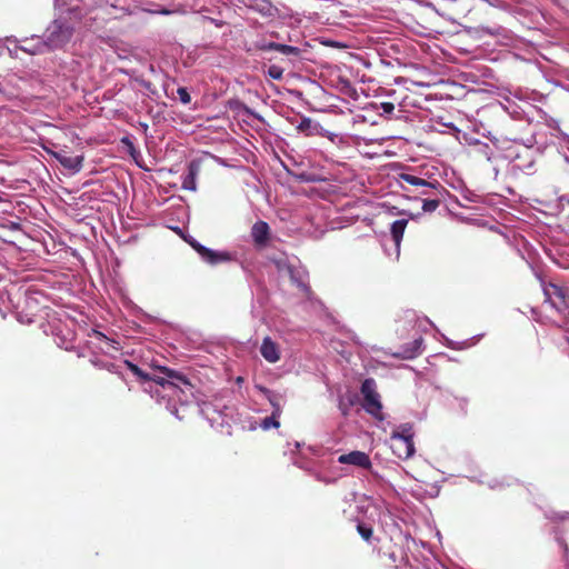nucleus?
Instances as JSON below:
<instances>
[{
	"label": "nucleus",
	"mask_w": 569,
	"mask_h": 569,
	"mask_svg": "<svg viewBox=\"0 0 569 569\" xmlns=\"http://www.w3.org/2000/svg\"><path fill=\"white\" fill-rule=\"evenodd\" d=\"M338 462L341 465H352L363 469H370L372 467L369 455L359 450L340 455L338 457Z\"/></svg>",
	"instance_id": "nucleus-8"
},
{
	"label": "nucleus",
	"mask_w": 569,
	"mask_h": 569,
	"mask_svg": "<svg viewBox=\"0 0 569 569\" xmlns=\"http://www.w3.org/2000/svg\"><path fill=\"white\" fill-rule=\"evenodd\" d=\"M199 172V164L194 161H191L188 164V172L182 177V188L186 190L194 191L196 186V178Z\"/></svg>",
	"instance_id": "nucleus-12"
},
{
	"label": "nucleus",
	"mask_w": 569,
	"mask_h": 569,
	"mask_svg": "<svg viewBox=\"0 0 569 569\" xmlns=\"http://www.w3.org/2000/svg\"><path fill=\"white\" fill-rule=\"evenodd\" d=\"M546 301H548L559 313L569 307V289L550 284L545 289Z\"/></svg>",
	"instance_id": "nucleus-4"
},
{
	"label": "nucleus",
	"mask_w": 569,
	"mask_h": 569,
	"mask_svg": "<svg viewBox=\"0 0 569 569\" xmlns=\"http://www.w3.org/2000/svg\"><path fill=\"white\" fill-rule=\"evenodd\" d=\"M421 340L417 339L412 342L411 347L405 348L402 352L397 353V356H401L405 359L415 358L418 355V350L420 348Z\"/></svg>",
	"instance_id": "nucleus-16"
},
{
	"label": "nucleus",
	"mask_w": 569,
	"mask_h": 569,
	"mask_svg": "<svg viewBox=\"0 0 569 569\" xmlns=\"http://www.w3.org/2000/svg\"><path fill=\"white\" fill-rule=\"evenodd\" d=\"M256 49L259 50V51H269V50H274V51H278L280 52L281 54L286 56V57H299L300 56V49L298 47H293V46H289V44H282V43H278V42H266V41H261V42H257L254 44Z\"/></svg>",
	"instance_id": "nucleus-9"
},
{
	"label": "nucleus",
	"mask_w": 569,
	"mask_h": 569,
	"mask_svg": "<svg viewBox=\"0 0 569 569\" xmlns=\"http://www.w3.org/2000/svg\"><path fill=\"white\" fill-rule=\"evenodd\" d=\"M124 365L127 366V368H128V369H129V370H130L134 376H136V375H137V372L140 370V368H139L136 363H133V362H131V361H129V360H124Z\"/></svg>",
	"instance_id": "nucleus-28"
},
{
	"label": "nucleus",
	"mask_w": 569,
	"mask_h": 569,
	"mask_svg": "<svg viewBox=\"0 0 569 569\" xmlns=\"http://www.w3.org/2000/svg\"><path fill=\"white\" fill-rule=\"evenodd\" d=\"M260 353L270 363H274L280 360L279 346L270 337H266L262 340Z\"/></svg>",
	"instance_id": "nucleus-11"
},
{
	"label": "nucleus",
	"mask_w": 569,
	"mask_h": 569,
	"mask_svg": "<svg viewBox=\"0 0 569 569\" xmlns=\"http://www.w3.org/2000/svg\"><path fill=\"white\" fill-rule=\"evenodd\" d=\"M279 426L278 416H274L273 413L270 417H266L261 422V427L264 430L270 429L271 427L278 428Z\"/></svg>",
	"instance_id": "nucleus-22"
},
{
	"label": "nucleus",
	"mask_w": 569,
	"mask_h": 569,
	"mask_svg": "<svg viewBox=\"0 0 569 569\" xmlns=\"http://www.w3.org/2000/svg\"><path fill=\"white\" fill-rule=\"evenodd\" d=\"M73 33V29L59 21L54 20L47 29L46 43L51 49H58L69 42Z\"/></svg>",
	"instance_id": "nucleus-3"
},
{
	"label": "nucleus",
	"mask_w": 569,
	"mask_h": 569,
	"mask_svg": "<svg viewBox=\"0 0 569 569\" xmlns=\"http://www.w3.org/2000/svg\"><path fill=\"white\" fill-rule=\"evenodd\" d=\"M380 109L383 113L391 114L395 110V104L392 102L385 101L380 103Z\"/></svg>",
	"instance_id": "nucleus-25"
},
{
	"label": "nucleus",
	"mask_w": 569,
	"mask_h": 569,
	"mask_svg": "<svg viewBox=\"0 0 569 569\" xmlns=\"http://www.w3.org/2000/svg\"><path fill=\"white\" fill-rule=\"evenodd\" d=\"M284 68L278 64H271L268 68L267 74L273 80H282Z\"/></svg>",
	"instance_id": "nucleus-18"
},
{
	"label": "nucleus",
	"mask_w": 569,
	"mask_h": 569,
	"mask_svg": "<svg viewBox=\"0 0 569 569\" xmlns=\"http://www.w3.org/2000/svg\"><path fill=\"white\" fill-rule=\"evenodd\" d=\"M158 370L168 378L173 379V382H171L173 386L172 393L179 398L181 403H189L192 400L200 401L199 391L182 372L168 367H158Z\"/></svg>",
	"instance_id": "nucleus-1"
},
{
	"label": "nucleus",
	"mask_w": 569,
	"mask_h": 569,
	"mask_svg": "<svg viewBox=\"0 0 569 569\" xmlns=\"http://www.w3.org/2000/svg\"><path fill=\"white\" fill-rule=\"evenodd\" d=\"M136 377H137L140 381H143V382H144V381H150V379H151V375H149V373L144 372L142 369H140V370L137 372Z\"/></svg>",
	"instance_id": "nucleus-27"
},
{
	"label": "nucleus",
	"mask_w": 569,
	"mask_h": 569,
	"mask_svg": "<svg viewBox=\"0 0 569 569\" xmlns=\"http://www.w3.org/2000/svg\"><path fill=\"white\" fill-rule=\"evenodd\" d=\"M361 395L363 396L362 407L371 416L382 419V405L380 396L376 391V381L372 378L366 379L361 385Z\"/></svg>",
	"instance_id": "nucleus-2"
},
{
	"label": "nucleus",
	"mask_w": 569,
	"mask_h": 569,
	"mask_svg": "<svg viewBox=\"0 0 569 569\" xmlns=\"http://www.w3.org/2000/svg\"><path fill=\"white\" fill-rule=\"evenodd\" d=\"M440 206V199H425L422 210L425 212H433Z\"/></svg>",
	"instance_id": "nucleus-21"
},
{
	"label": "nucleus",
	"mask_w": 569,
	"mask_h": 569,
	"mask_svg": "<svg viewBox=\"0 0 569 569\" xmlns=\"http://www.w3.org/2000/svg\"><path fill=\"white\" fill-rule=\"evenodd\" d=\"M392 439L400 442V445L403 447V457L409 458L415 452V445H413V435L411 431V426L409 425H402L400 427V430L395 431L392 433Z\"/></svg>",
	"instance_id": "nucleus-6"
},
{
	"label": "nucleus",
	"mask_w": 569,
	"mask_h": 569,
	"mask_svg": "<svg viewBox=\"0 0 569 569\" xmlns=\"http://www.w3.org/2000/svg\"><path fill=\"white\" fill-rule=\"evenodd\" d=\"M408 219H399L392 222L390 228V233L392 237V240L395 241V244L397 249L400 247V242L403 238L405 230L408 226Z\"/></svg>",
	"instance_id": "nucleus-13"
},
{
	"label": "nucleus",
	"mask_w": 569,
	"mask_h": 569,
	"mask_svg": "<svg viewBox=\"0 0 569 569\" xmlns=\"http://www.w3.org/2000/svg\"><path fill=\"white\" fill-rule=\"evenodd\" d=\"M150 381H153L154 383L163 387V388H169V389H173V386L171 385V382H173V379H170L168 378L166 375L164 377H161V376H151V379Z\"/></svg>",
	"instance_id": "nucleus-20"
},
{
	"label": "nucleus",
	"mask_w": 569,
	"mask_h": 569,
	"mask_svg": "<svg viewBox=\"0 0 569 569\" xmlns=\"http://www.w3.org/2000/svg\"><path fill=\"white\" fill-rule=\"evenodd\" d=\"M433 184H435V188H423V190L421 191V194L431 196L433 193L432 190H438L439 187L441 188L440 183L437 181Z\"/></svg>",
	"instance_id": "nucleus-29"
},
{
	"label": "nucleus",
	"mask_w": 569,
	"mask_h": 569,
	"mask_svg": "<svg viewBox=\"0 0 569 569\" xmlns=\"http://www.w3.org/2000/svg\"><path fill=\"white\" fill-rule=\"evenodd\" d=\"M177 94H178V98L179 100L183 103V104H188L191 102V96L190 93L188 92L187 88L184 87H179L177 89Z\"/></svg>",
	"instance_id": "nucleus-23"
},
{
	"label": "nucleus",
	"mask_w": 569,
	"mask_h": 569,
	"mask_svg": "<svg viewBox=\"0 0 569 569\" xmlns=\"http://www.w3.org/2000/svg\"><path fill=\"white\" fill-rule=\"evenodd\" d=\"M136 377H137L140 381H143V382H144V381H150V379H151V375H149V373L144 372L142 369H140V370L137 372Z\"/></svg>",
	"instance_id": "nucleus-26"
},
{
	"label": "nucleus",
	"mask_w": 569,
	"mask_h": 569,
	"mask_svg": "<svg viewBox=\"0 0 569 569\" xmlns=\"http://www.w3.org/2000/svg\"><path fill=\"white\" fill-rule=\"evenodd\" d=\"M313 126L312 120L310 118H303L300 123L297 126V130L300 132H305L307 136L313 134Z\"/></svg>",
	"instance_id": "nucleus-19"
},
{
	"label": "nucleus",
	"mask_w": 569,
	"mask_h": 569,
	"mask_svg": "<svg viewBox=\"0 0 569 569\" xmlns=\"http://www.w3.org/2000/svg\"><path fill=\"white\" fill-rule=\"evenodd\" d=\"M251 237L256 247H266L270 239V227L266 221L259 220L251 228Z\"/></svg>",
	"instance_id": "nucleus-10"
},
{
	"label": "nucleus",
	"mask_w": 569,
	"mask_h": 569,
	"mask_svg": "<svg viewBox=\"0 0 569 569\" xmlns=\"http://www.w3.org/2000/svg\"><path fill=\"white\" fill-rule=\"evenodd\" d=\"M257 10L264 16H270L272 12V4L269 1H261L260 4H257Z\"/></svg>",
	"instance_id": "nucleus-24"
},
{
	"label": "nucleus",
	"mask_w": 569,
	"mask_h": 569,
	"mask_svg": "<svg viewBox=\"0 0 569 569\" xmlns=\"http://www.w3.org/2000/svg\"><path fill=\"white\" fill-rule=\"evenodd\" d=\"M51 156L57 159L63 168L72 172H79L81 170L84 159L83 156H72L66 150L51 151Z\"/></svg>",
	"instance_id": "nucleus-7"
},
{
	"label": "nucleus",
	"mask_w": 569,
	"mask_h": 569,
	"mask_svg": "<svg viewBox=\"0 0 569 569\" xmlns=\"http://www.w3.org/2000/svg\"><path fill=\"white\" fill-rule=\"evenodd\" d=\"M401 180L406 183H409L415 187H422V188H435L433 182L427 181L422 178H419L417 176L410 174V173H402Z\"/></svg>",
	"instance_id": "nucleus-14"
},
{
	"label": "nucleus",
	"mask_w": 569,
	"mask_h": 569,
	"mask_svg": "<svg viewBox=\"0 0 569 569\" xmlns=\"http://www.w3.org/2000/svg\"><path fill=\"white\" fill-rule=\"evenodd\" d=\"M191 247L200 254V257L210 264H218L231 260V256L226 251H214L209 249L196 240L189 242Z\"/></svg>",
	"instance_id": "nucleus-5"
},
{
	"label": "nucleus",
	"mask_w": 569,
	"mask_h": 569,
	"mask_svg": "<svg viewBox=\"0 0 569 569\" xmlns=\"http://www.w3.org/2000/svg\"><path fill=\"white\" fill-rule=\"evenodd\" d=\"M257 388L259 389L260 392H262L268 398L270 405L273 408L272 413L274 416L279 417L281 415V407H280V403L278 402V400L276 399V396L273 395V392L262 386H258Z\"/></svg>",
	"instance_id": "nucleus-15"
},
{
	"label": "nucleus",
	"mask_w": 569,
	"mask_h": 569,
	"mask_svg": "<svg viewBox=\"0 0 569 569\" xmlns=\"http://www.w3.org/2000/svg\"><path fill=\"white\" fill-rule=\"evenodd\" d=\"M357 531L360 535V537L367 542H369L373 536V528L370 525L363 522H359L357 525Z\"/></svg>",
	"instance_id": "nucleus-17"
}]
</instances>
